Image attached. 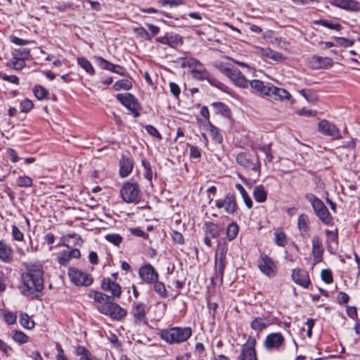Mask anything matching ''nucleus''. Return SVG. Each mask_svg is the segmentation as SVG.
Returning <instances> with one entry per match:
<instances>
[{
	"label": "nucleus",
	"mask_w": 360,
	"mask_h": 360,
	"mask_svg": "<svg viewBox=\"0 0 360 360\" xmlns=\"http://www.w3.org/2000/svg\"><path fill=\"white\" fill-rule=\"evenodd\" d=\"M105 238L116 246H119L122 241V237L117 233H109L105 235Z\"/></svg>",
	"instance_id": "09e8293b"
},
{
	"label": "nucleus",
	"mask_w": 360,
	"mask_h": 360,
	"mask_svg": "<svg viewBox=\"0 0 360 360\" xmlns=\"http://www.w3.org/2000/svg\"><path fill=\"white\" fill-rule=\"evenodd\" d=\"M32 108L33 103L30 99H25L20 103V110L23 112H29Z\"/></svg>",
	"instance_id": "0e129e2a"
},
{
	"label": "nucleus",
	"mask_w": 360,
	"mask_h": 360,
	"mask_svg": "<svg viewBox=\"0 0 360 360\" xmlns=\"http://www.w3.org/2000/svg\"><path fill=\"white\" fill-rule=\"evenodd\" d=\"M20 323L22 327L27 329H31L34 327V322L30 320V316L26 313H22L20 314Z\"/></svg>",
	"instance_id": "ea45409f"
},
{
	"label": "nucleus",
	"mask_w": 360,
	"mask_h": 360,
	"mask_svg": "<svg viewBox=\"0 0 360 360\" xmlns=\"http://www.w3.org/2000/svg\"><path fill=\"white\" fill-rule=\"evenodd\" d=\"M155 41L162 44H167L172 48H176L183 44L181 37L178 34H166L163 37H157Z\"/></svg>",
	"instance_id": "412c9836"
},
{
	"label": "nucleus",
	"mask_w": 360,
	"mask_h": 360,
	"mask_svg": "<svg viewBox=\"0 0 360 360\" xmlns=\"http://www.w3.org/2000/svg\"><path fill=\"white\" fill-rule=\"evenodd\" d=\"M238 226L236 223L230 224L226 229V237L229 240H233L238 233Z\"/></svg>",
	"instance_id": "58836bf2"
},
{
	"label": "nucleus",
	"mask_w": 360,
	"mask_h": 360,
	"mask_svg": "<svg viewBox=\"0 0 360 360\" xmlns=\"http://www.w3.org/2000/svg\"><path fill=\"white\" fill-rule=\"evenodd\" d=\"M300 94L303 96L305 99L310 103H314L318 100V96L316 92L311 89L304 90L302 89L300 91Z\"/></svg>",
	"instance_id": "a19ab883"
},
{
	"label": "nucleus",
	"mask_w": 360,
	"mask_h": 360,
	"mask_svg": "<svg viewBox=\"0 0 360 360\" xmlns=\"http://www.w3.org/2000/svg\"><path fill=\"white\" fill-rule=\"evenodd\" d=\"M146 131L150 134L153 137H156L159 139H162V136L161 134H160V132L158 131V129L154 127L152 125H146Z\"/></svg>",
	"instance_id": "338daca9"
},
{
	"label": "nucleus",
	"mask_w": 360,
	"mask_h": 360,
	"mask_svg": "<svg viewBox=\"0 0 360 360\" xmlns=\"http://www.w3.org/2000/svg\"><path fill=\"white\" fill-rule=\"evenodd\" d=\"M139 274L141 279L147 283H153L158 280V274L150 264L142 266Z\"/></svg>",
	"instance_id": "f3484780"
},
{
	"label": "nucleus",
	"mask_w": 360,
	"mask_h": 360,
	"mask_svg": "<svg viewBox=\"0 0 360 360\" xmlns=\"http://www.w3.org/2000/svg\"><path fill=\"white\" fill-rule=\"evenodd\" d=\"M214 111L217 114H220L224 117H229L231 112L229 108L221 102H215L212 104Z\"/></svg>",
	"instance_id": "2f4dec72"
},
{
	"label": "nucleus",
	"mask_w": 360,
	"mask_h": 360,
	"mask_svg": "<svg viewBox=\"0 0 360 360\" xmlns=\"http://www.w3.org/2000/svg\"><path fill=\"white\" fill-rule=\"evenodd\" d=\"M23 287L22 292L26 296H33L44 288L43 271L39 268L28 269L21 276Z\"/></svg>",
	"instance_id": "f257e3e1"
},
{
	"label": "nucleus",
	"mask_w": 360,
	"mask_h": 360,
	"mask_svg": "<svg viewBox=\"0 0 360 360\" xmlns=\"http://www.w3.org/2000/svg\"><path fill=\"white\" fill-rule=\"evenodd\" d=\"M321 279L327 284L331 283L333 281L331 271L329 269H323L321 272Z\"/></svg>",
	"instance_id": "bf43d9fd"
},
{
	"label": "nucleus",
	"mask_w": 360,
	"mask_h": 360,
	"mask_svg": "<svg viewBox=\"0 0 360 360\" xmlns=\"http://www.w3.org/2000/svg\"><path fill=\"white\" fill-rule=\"evenodd\" d=\"M22 351L24 352L27 357L30 359L29 360H43L42 356H41L39 352L34 350L29 353L27 348H22Z\"/></svg>",
	"instance_id": "052dcab7"
},
{
	"label": "nucleus",
	"mask_w": 360,
	"mask_h": 360,
	"mask_svg": "<svg viewBox=\"0 0 360 360\" xmlns=\"http://www.w3.org/2000/svg\"><path fill=\"white\" fill-rule=\"evenodd\" d=\"M132 83L129 79H121L117 81L113 84V89L115 91H120L121 89L129 90L131 88Z\"/></svg>",
	"instance_id": "4c0bfd02"
},
{
	"label": "nucleus",
	"mask_w": 360,
	"mask_h": 360,
	"mask_svg": "<svg viewBox=\"0 0 360 360\" xmlns=\"http://www.w3.org/2000/svg\"><path fill=\"white\" fill-rule=\"evenodd\" d=\"M112 301L105 302L104 304L98 306L97 309L101 314L109 316L112 319L120 321L127 316V310Z\"/></svg>",
	"instance_id": "423d86ee"
},
{
	"label": "nucleus",
	"mask_w": 360,
	"mask_h": 360,
	"mask_svg": "<svg viewBox=\"0 0 360 360\" xmlns=\"http://www.w3.org/2000/svg\"><path fill=\"white\" fill-rule=\"evenodd\" d=\"M17 316L11 311H8L4 314V320L8 324H13L15 323Z\"/></svg>",
	"instance_id": "774afa93"
},
{
	"label": "nucleus",
	"mask_w": 360,
	"mask_h": 360,
	"mask_svg": "<svg viewBox=\"0 0 360 360\" xmlns=\"http://www.w3.org/2000/svg\"><path fill=\"white\" fill-rule=\"evenodd\" d=\"M89 296L92 297L95 302L102 303V304L105 302L111 300V297H109V295L98 291H91L89 294Z\"/></svg>",
	"instance_id": "72a5a7b5"
},
{
	"label": "nucleus",
	"mask_w": 360,
	"mask_h": 360,
	"mask_svg": "<svg viewBox=\"0 0 360 360\" xmlns=\"http://www.w3.org/2000/svg\"><path fill=\"white\" fill-rule=\"evenodd\" d=\"M297 226L302 237L305 238L309 236V217L307 214H302L298 217Z\"/></svg>",
	"instance_id": "b1692460"
},
{
	"label": "nucleus",
	"mask_w": 360,
	"mask_h": 360,
	"mask_svg": "<svg viewBox=\"0 0 360 360\" xmlns=\"http://www.w3.org/2000/svg\"><path fill=\"white\" fill-rule=\"evenodd\" d=\"M221 73L228 77L233 84L238 87L245 89L249 86V81L237 68L221 69Z\"/></svg>",
	"instance_id": "6e6552de"
},
{
	"label": "nucleus",
	"mask_w": 360,
	"mask_h": 360,
	"mask_svg": "<svg viewBox=\"0 0 360 360\" xmlns=\"http://www.w3.org/2000/svg\"><path fill=\"white\" fill-rule=\"evenodd\" d=\"M284 341V337L281 333H273L266 337L264 345L267 350L278 349Z\"/></svg>",
	"instance_id": "ddd939ff"
},
{
	"label": "nucleus",
	"mask_w": 360,
	"mask_h": 360,
	"mask_svg": "<svg viewBox=\"0 0 360 360\" xmlns=\"http://www.w3.org/2000/svg\"><path fill=\"white\" fill-rule=\"evenodd\" d=\"M33 92L34 94V96L36 98L39 100H41L46 97L48 94V91L45 88H44L42 86H36L34 89Z\"/></svg>",
	"instance_id": "3c124183"
},
{
	"label": "nucleus",
	"mask_w": 360,
	"mask_h": 360,
	"mask_svg": "<svg viewBox=\"0 0 360 360\" xmlns=\"http://www.w3.org/2000/svg\"><path fill=\"white\" fill-rule=\"evenodd\" d=\"M206 233L210 234L213 238H217L220 236L221 229L213 222L207 221L205 223Z\"/></svg>",
	"instance_id": "473e14b6"
},
{
	"label": "nucleus",
	"mask_w": 360,
	"mask_h": 360,
	"mask_svg": "<svg viewBox=\"0 0 360 360\" xmlns=\"http://www.w3.org/2000/svg\"><path fill=\"white\" fill-rule=\"evenodd\" d=\"M96 60L98 63V65L104 70H108L110 71L114 70L115 68H119L120 70H123V67L119 65H115L105 59H104L102 57H96Z\"/></svg>",
	"instance_id": "7c9ffc66"
},
{
	"label": "nucleus",
	"mask_w": 360,
	"mask_h": 360,
	"mask_svg": "<svg viewBox=\"0 0 360 360\" xmlns=\"http://www.w3.org/2000/svg\"><path fill=\"white\" fill-rule=\"evenodd\" d=\"M70 259V256L68 255V250H63L58 256V262L63 266H67Z\"/></svg>",
	"instance_id": "5fc2aeb1"
},
{
	"label": "nucleus",
	"mask_w": 360,
	"mask_h": 360,
	"mask_svg": "<svg viewBox=\"0 0 360 360\" xmlns=\"http://www.w3.org/2000/svg\"><path fill=\"white\" fill-rule=\"evenodd\" d=\"M0 350L8 357L11 356L13 348L0 339Z\"/></svg>",
	"instance_id": "e2e57ef3"
},
{
	"label": "nucleus",
	"mask_w": 360,
	"mask_h": 360,
	"mask_svg": "<svg viewBox=\"0 0 360 360\" xmlns=\"http://www.w3.org/2000/svg\"><path fill=\"white\" fill-rule=\"evenodd\" d=\"M305 198L310 202L316 217L325 224L331 225L333 217L323 202L312 193H307Z\"/></svg>",
	"instance_id": "20e7f679"
},
{
	"label": "nucleus",
	"mask_w": 360,
	"mask_h": 360,
	"mask_svg": "<svg viewBox=\"0 0 360 360\" xmlns=\"http://www.w3.org/2000/svg\"><path fill=\"white\" fill-rule=\"evenodd\" d=\"M227 253V248L226 246L219 247L216 252L215 269L217 276L222 279L224 271L225 269V259Z\"/></svg>",
	"instance_id": "2eb2a0df"
},
{
	"label": "nucleus",
	"mask_w": 360,
	"mask_h": 360,
	"mask_svg": "<svg viewBox=\"0 0 360 360\" xmlns=\"http://www.w3.org/2000/svg\"><path fill=\"white\" fill-rule=\"evenodd\" d=\"M270 325L269 320L266 318L256 317L250 323V327L252 330L262 331Z\"/></svg>",
	"instance_id": "bb28decb"
},
{
	"label": "nucleus",
	"mask_w": 360,
	"mask_h": 360,
	"mask_svg": "<svg viewBox=\"0 0 360 360\" xmlns=\"http://www.w3.org/2000/svg\"><path fill=\"white\" fill-rule=\"evenodd\" d=\"M79 65L89 74L94 75L95 71L91 63L84 58H78Z\"/></svg>",
	"instance_id": "c03bdc74"
},
{
	"label": "nucleus",
	"mask_w": 360,
	"mask_h": 360,
	"mask_svg": "<svg viewBox=\"0 0 360 360\" xmlns=\"http://www.w3.org/2000/svg\"><path fill=\"white\" fill-rule=\"evenodd\" d=\"M312 255L316 260H319L323 253L322 241L319 236H314L312 239Z\"/></svg>",
	"instance_id": "393cba45"
},
{
	"label": "nucleus",
	"mask_w": 360,
	"mask_h": 360,
	"mask_svg": "<svg viewBox=\"0 0 360 360\" xmlns=\"http://www.w3.org/2000/svg\"><path fill=\"white\" fill-rule=\"evenodd\" d=\"M12 236L15 240L22 241L24 235L20 230L15 225L12 226Z\"/></svg>",
	"instance_id": "680f3d73"
},
{
	"label": "nucleus",
	"mask_w": 360,
	"mask_h": 360,
	"mask_svg": "<svg viewBox=\"0 0 360 360\" xmlns=\"http://www.w3.org/2000/svg\"><path fill=\"white\" fill-rule=\"evenodd\" d=\"M206 80L212 86H214L224 92H227L228 86L223 84L222 82H219L218 79L211 77L210 74L208 75V77Z\"/></svg>",
	"instance_id": "37998d69"
},
{
	"label": "nucleus",
	"mask_w": 360,
	"mask_h": 360,
	"mask_svg": "<svg viewBox=\"0 0 360 360\" xmlns=\"http://www.w3.org/2000/svg\"><path fill=\"white\" fill-rule=\"evenodd\" d=\"M249 85L255 92L262 95L271 96V86H265L264 82L259 79L249 81Z\"/></svg>",
	"instance_id": "4be33fe9"
},
{
	"label": "nucleus",
	"mask_w": 360,
	"mask_h": 360,
	"mask_svg": "<svg viewBox=\"0 0 360 360\" xmlns=\"http://www.w3.org/2000/svg\"><path fill=\"white\" fill-rule=\"evenodd\" d=\"M259 268L264 274L269 277H273L276 274V266L273 259L266 255H261Z\"/></svg>",
	"instance_id": "f8f14e48"
},
{
	"label": "nucleus",
	"mask_w": 360,
	"mask_h": 360,
	"mask_svg": "<svg viewBox=\"0 0 360 360\" xmlns=\"http://www.w3.org/2000/svg\"><path fill=\"white\" fill-rule=\"evenodd\" d=\"M312 69H327L332 67L333 62L330 58L314 56L309 60Z\"/></svg>",
	"instance_id": "6ab92c4d"
},
{
	"label": "nucleus",
	"mask_w": 360,
	"mask_h": 360,
	"mask_svg": "<svg viewBox=\"0 0 360 360\" xmlns=\"http://www.w3.org/2000/svg\"><path fill=\"white\" fill-rule=\"evenodd\" d=\"M215 205L219 209L224 208L229 214H233L237 210L235 195L231 193L226 194L224 199L216 200Z\"/></svg>",
	"instance_id": "9b49d317"
},
{
	"label": "nucleus",
	"mask_w": 360,
	"mask_h": 360,
	"mask_svg": "<svg viewBox=\"0 0 360 360\" xmlns=\"http://www.w3.org/2000/svg\"><path fill=\"white\" fill-rule=\"evenodd\" d=\"M30 55V50L27 48L20 47L19 49H16L14 51L13 56L22 60H27L29 58Z\"/></svg>",
	"instance_id": "79ce46f5"
},
{
	"label": "nucleus",
	"mask_w": 360,
	"mask_h": 360,
	"mask_svg": "<svg viewBox=\"0 0 360 360\" xmlns=\"http://www.w3.org/2000/svg\"><path fill=\"white\" fill-rule=\"evenodd\" d=\"M133 161L129 158H122L120 162V174L122 177L127 176L132 171Z\"/></svg>",
	"instance_id": "a878e982"
},
{
	"label": "nucleus",
	"mask_w": 360,
	"mask_h": 360,
	"mask_svg": "<svg viewBox=\"0 0 360 360\" xmlns=\"http://www.w3.org/2000/svg\"><path fill=\"white\" fill-rule=\"evenodd\" d=\"M275 242L278 246L284 247L286 243V236L284 232L281 231H276L274 233Z\"/></svg>",
	"instance_id": "8fccbe9b"
},
{
	"label": "nucleus",
	"mask_w": 360,
	"mask_h": 360,
	"mask_svg": "<svg viewBox=\"0 0 360 360\" xmlns=\"http://www.w3.org/2000/svg\"><path fill=\"white\" fill-rule=\"evenodd\" d=\"M11 338L15 342L19 344H25L30 339V338L23 332L17 330H12Z\"/></svg>",
	"instance_id": "f704fd0d"
},
{
	"label": "nucleus",
	"mask_w": 360,
	"mask_h": 360,
	"mask_svg": "<svg viewBox=\"0 0 360 360\" xmlns=\"http://www.w3.org/2000/svg\"><path fill=\"white\" fill-rule=\"evenodd\" d=\"M68 274L70 281L76 285L89 286L93 283V278L89 274L77 268H69Z\"/></svg>",
	"instance_id": "0eeeda50"
},
{
	"label": "nucleus",
	"mask_w": 360,
	"mask_h": 360,
	"mask_svg": "<svg viewBox=\"0 0 360 360\" xmlns=\"http://www.w3.org/2000/svg\"><path fill=\"white\" fill-rule=\"evenodd\" d=\"M315 24L321 25L326 27L327 28H329L330 30H340L342 29V25L340 24L333 23L331 21H329L327 20H316Z\"/></svg>",
	"instance_id": "a18cd8bd"
},
{
	"label": "nucleus",
	"mask_w": 360,
	"mask_h": 360,
	"mask_svg": "<svg viewBox=\"0 0 360 360\" xmlns=\"http://www.w3.org/2000/svg\"><path fill=\"white\" fill-rule=\"evenodd\" d=\"M209 125L210 131L211 133V136H212V139L217 143H221L222 141V136L219 133V129L217 127H215L213 124H212L210 122L209 123Z\"/></svg>",
	"instance_id": "6e6d98bb"
},
{
	"label": "nucleus",
	"mask_w": 360,
	"mask_h": 360,
	"mask_svg": "<svg viewBox=\"0 0 360 360\" xmlns=\"http://www.w3.org/2000/svg\"><path fill=\"white\" fill-rule=\"evenodd\" d=\"M127 108L133 114L134 117L140 115L139 111L141 110V105L136 98L135 101L130 103V105L127 106Z\"/></svg>",
	"instance_id": "49530a36"
},
{
	"label": "nucleus",
	"mask_w": 360,
	"mask_h": 360,
	"mask_svg": "<svg viewBox=\"0 0 360 360\" xmlns=\"http://www.w3.org/2000/svg\"><path fill=\"white\" fill-rule=\"evenodd\" d=\"M182 66L188 67L191 69V74L195 72V70H205V68L204 65L200 61L194 58H188L185 63H183Z\"/></svg>",
	"instance_id": "c85d7f7f"
},
{
	"label": "nucleus",
	"mask_w": 360,
	"mask_h": 360,
	"mask_svg": "<svg viewBox=\"0 0 360 360\" xmlns=\"http://www.w3.org/2000/svg\"><path fill=\"white\" fill-rule=\"evenodd\" d=\"M154 290L161 297H166L167 296V291L163 283L159 281L154 282Z\"/></svg>",
	"instance_id": "de8ad7c7"
},
{
	"label": "nucleus",
	"mask_w": 360,
	"mask_h": 360,
	"mask_svg": "<svg viewBox=\"0 0 360 360\" xmlns=\"http://www.w3.org/2000/svg\"><path fill=\"white\" fill-rule=\"evenodd\" d=\"M122 200L127 203L137 204L141 201V192L137 183L126 182L120 189Z\"/></svg>",
	"instance_id": "39448f33"
},
{
	"label": "nucleus",
	"mask_w": 360,
	"mask_h": 360,
	"mask_svg": "<svg viewBox=\"0 0 360 360\" xmlns=\"http://www.w3.org/2000/svg\"><path fill=\"white\" fill-rule=\"evenodd\" d=\"M101 288L104 291H109L111 293V300L115 298H119L122 294V289L120 285L116 282L112 281L109 278H104L101 283Z\"/></svg>",
	"instance_id": "4468645a"
},
{
	"label": "nucleus",
	"mask_w": 360,
	"mask_h": 360,
	"mask_svg": "<svg viewBox=\"0 0 360 360\" xmlns=\"http://www.w3.org/2000/svg\"><path fill=\"white\" fill-rule=\"evenodd\" d=\"M253 197L258 202H264L267 198V193L263 185H258L255 187Z\"/></svg>",
	"instance_id": "c756f323"
},
{
	"label": "nucleus",
	"mask_w": 360,
	"mask_h": 360,
	"mask_svg": "<svg viewBox=\"0 0 360 360\" xmlns=\"http://www.w3.org/2000/svg\"><path fill=\"white\" fill-rule=\"evenodd\" d=\"M133 30L138 37L143 38L146 40H150L149 32H148L143 27H134Z\"/></svg>",
	"instance_id": "4d7b16f0"
},
{
	"label": "nucleus",
	"mask_w": 360,
	"mask_h": 360,
	"mask_svg": "<svg viewBox=\"0 0 360 360\" xmlns=\"http://www.w3.org/2000/svg\"><path fill=\"white\" fill-rule=\"evenodd\" d=\"M271 96H274L275 99L281 101L288 100L291 98V95L288 91L274 86H271Z\"/></svg>",
	"instance_id": "cd10ccee"
},
{
	"label": "nucleus",
	"mask_w": 360,
	"mask_h": 360,
	"mask_svg": "<svg viewBox=\"0 0 360 360\" xmlns=\"http://www.w3.org/2000/svg\"><path fill=\"white\" fill-rule=\"evenodd\" d=\"M141 164L145 169V178L148 181H151L153 177V172L150 163L145 159H143L141 160Z\"/></svg>",
	"instance_id": "864d4df0"
},
{
	"label": "nucleus",
	"mask_w": 360,
	"mask_h": 360,
	"mask_svg": "<svg viewBox=\"0 0 360 360\" xmlns=\"http://www.w3.org/2000/svg\"><path fill=\"white\" fill-rule=\"evenodd\" d=\"M117 101H119L124 107L130 105V103L135 101V96L130 93L117 94L115 96Z\"/></svg>",
	"instance_id": "c9c22d12"
},
{
	"label": "nucleus",
	"mask_w": 360,
	"mask_h": 360,
	"mask_svg": "<svg viewBox=\"0 0 360 360\" xmlns=\"http://www.w3.org/2000/svg\"><path fill=\"white\" fill-rule=\"evenodd\" d=\"M13 251L12 248L3 240H0V260L5 263L13 261Z\"/></svg>",
	"instance_id": "5701e85b"
},
{
	"label": "nucleus",
	"mask_w": 360,
	"mask_h": 360,
	"mask_svg": "<svg viewBox=\"0 0 360 360\" xmlns=\"http://www.w3.org/2000/svg\"><path fill=\"white\" fill-rule=\"evenodd\" d=\"M236 188L240 192L247 207L249 209L252 208V201L244 187L240 184H236Z\"/></svg>",
	"instance_id": "e433bc0d"
},
{
	"label": "nucleus",
	"mask_w": 360,
	"mask_h": 360,
	"mask_svg": "<svg viewBox=\"0 0 360 360\" xmlns=\"http://www.w3.org/2000/svg\"><path fill=\"white\" fill-rule=\"evenodd\" d=\"M236 162L246 171L258 178L261 173V163L258 155L242 152L237 155Z\"/></svg>",
	"instance_id": "f03ea898"
},
{
	"label": "nucleus",
	"mask_w": 360,
	"mask_h": 360,
	"mask_svg": "<svg viewBox=\"0 0 360 360\" xmlns=\"http://www.w3.org/2000/svg\"><path fill=\"white\" fill-rule=\"evenodd\" d=\"M331 5L347 11H360V3L355 0H333Z\"/></svg>",
	"instance_id": "aec40b11"
},
{
	"label": "nucleus",
	"mask_w": 360,
	"mask_h": 360,
	"mask_svg": "<svg viewBox=\"0 0 360 360\" xmlns=\"http://www.w3.org/2000/svg\"><path fill=\"white\" fill-rule=\"evenodd\" d=\"M160 338L169 344H176L185 342L192 335L190 327H174L160 331Z\"/></svg>",
	"instance_id": "7ed1b4c3"
},
{
	"label": "nucleus",
	"mask_w": 360,
	"mask_h": 360,
	"mask_svg": "<svg viewBox=\"0 0 360 360\" xmlns=\"http://www.w3.org/2000/svg\"><path fill=\"white\" fill-rule=\"evenodd\" d=\"M209 72L205 68V70H198L191 73L192 77L198 80H206L208 77Z\"/></svg>",
	"instance_id": "13d9d810"
},
{
	"label": "nucleus",
	"mask_w": 360,
	"mask_h": 360,
	"mask_svg": "<svg viewBox=\"0 0 360 360\" xmlns=\"http://www.w3.org/2000/svg\"><path fill=\"white\" fill-rule=\"evenodd\" d=\"M319 131L324 135L332 136L333 139L341 138L340 130L334 124L327 120H321L318 124Z\"/></svg>",
	"instance_id": "dca6fc26"
},
{
	"label": "nucleus",
	"mask_w": 360,
	"mask_h": 360,
	"mask_svg": "<svg viewBox=\"0 0 360 360\" xmlns=\"http://www.w3.org/2000/svg\"><path fill=\"white\" fill-rule=\"evenodd\" d=\"M16 182L20 187H30L32 186V179L27 176H19Z\"/></svg>",
	"instance_id": "603ef678"
},
{
	"label": "nucleus",
	"mask_w": 360,
	"mask_h": 360,
	"mask_svg": "<svg viewBox=\"0 0 360 360\" xmlns=\"http://www.w3.org/2000/svg\"><path fill=\"white\" fill-rule=\"evenodd\" d=\"M146 307V304L142 302H134L132 304L131 314L136 324H148Z\"/></svg>",
	"instance_id": "9d476101"
},
{
	"label": "nucleus",
	"mask_w": 360,
	"mask_h": 360,
	"mask_svg": "<svg viewBox=\"0 0 360 360\" xmlns=\"http://www.w3.org/2000/svg\"><path fill=\"white\" fill-rule=\"evenodd\" d=\"M255 344V338L249 336L246 343L242 346L241 352L238 357V360H257Z\"/></svg>",
	"instance_id": "1a4fd4ad"
},
{
	"label": "nucleus",
	"mask_w": 360,
	"mask_h": 360,
	"mask_svg": "<svg viewBox=\"0 0 360 360\" xmlns=\"http://www.w3.org/2000/svg\"><path fill=\"white\" fill-rule=\"evenodd\" d=\"M292 279L295 283L304 288H307L311 283L307 272L300 268L292 270Z\"/></svg>",
	"instance_id": "a211bd4d"
},
{
	"label": "nucleus",
	"mask_w": 360,
	"mask_h": 360,
	"mask_svg": "<svg viewBox=\"0 0 360 360\" xmlns=\"http://www.w3.org/2000/svg\"><path fill=\"white\" fill-rule=\"evenodd\" d=\"M13 59V60L12 61V63L13 69L19 70L22 69L25 66V61L24 60L15 58L14 56Z\"/></svg>",
	"instance_id": "69168bd1"
}]
</instances>
